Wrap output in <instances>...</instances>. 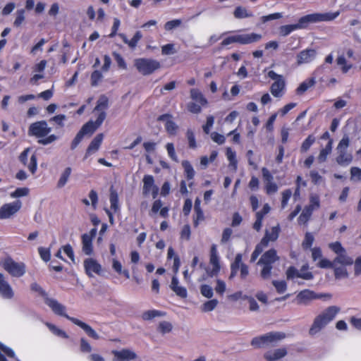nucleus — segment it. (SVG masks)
Masks as SVG:
<instances>
[{
  "label": "nucleus",
  "mask_w": 361,
  "mask_h": 361,
  "mask_svg": "<svg viewBox=\"0 0 361 361\" xmlns=\"http://www.w3.org/2000/svg\"><path fill=\"white\" fill-rule=\"evenodd\" d=\"M111 353L114 355L112 361H130L137 357L134 351L128 348H123L121 350H114Z\"/></svg>",
  "instance_id": "obj_19"
},
{
  "label": "nucleus",
  "mask_w": 361,
  "mask_h": 361,
  "mask_svg": "<svg viewBox=\"0 0 361 361\" xmlns=\"http://www.w3.org/2000/svg\"><path fill=\"white\" fill-rule=\"evenodd\" d=\"M112 268L118 274H123L126 279L130 278L129 271L128 269H123L122 264L118 259H113Z\"/></svg>",
  "instance_id": "obj_40"
},
{
  "label": "nucleus",
  "mask_w": 361,
  "mask_h": 361,
  "mask_svg": "<svg viewBox=\"0 0 361 361\" xmlns=\"http://www.w3.org/2000/svg\"><path fill=\"white\" fill-rule=\"evenodd\" d=\"M104 139V134H97L94 139L91 141L90 144L87 147L84 159L88 158L92 154L96 152L99 149Z\"/></svg>",
  "instance_id": "obj_25"
},
{
  "label": "nucleus",
  "mask_w": 361,
  "mask_h": 361,
  "mask_svg": "<svg viewBox=\"0 0 361 361\" xmlns=\"http://www.w3.org/2000/svg\"><path fill=\"white\" fill-rule=\"evenodd\" d=\"M221 270L220 258L218 255L217 247L213 244L210 248L209 266L206 269L209 277L216 276Z\"/></svg>",
  "instance_id": "obj_14"
},
{
  "label": "nucleus",
  "mask_w": 361,
  "mask_h": 361,
  "mask_svg": "<svg viewBox=\"0 0 361 361\" xmlns=\"http://www.w3.org/2000/svg\"><path fill=\"white\" fill-rule=\"evenodd\" d=\"M297 27L295 24H291V25H285L280 27V34L282 36H287L290 33H291L293 31L296 30Z\"/></svg>",
  "instance_id": "obj_55"
},
{
  "label": "nucleus",
  "mask_w": 361,
  "mask_h": 361,
  "mask_svg": "<svg viewBox=\"0 0 361 361\" xmlns=\"http://www.w3.org/2000/svg\"><path fill=\"white\" fill-rule=\"evenodd\" d=\"M349 145V137L347 135H345L340 140L336 147L337 156L336 157V161L340 166H346L350 164L353 161V154L348 152Z\"/></svg>",
  "instance_id": "obj_6"
},
{
  "label": "nucleus",
  "mask_w": 361,
  "mask_h": 361,
  "mask_svg": "<svg viewBox=\"0 0 361 361\" xmlns=\"http://www.w3.org/2000/svg\"><path fill=\"white\" fill-rule=\"evenodd\" d=\"M84 267L87 276L92 277V274L100 275L102 272V266L92 258L86 259L84 261Z\"/></svg>",
  "instance_id": "obj_21"
},
{
  "label": "nucleus",
  "mask_w": 361,
  "mask_h": 361,
  "mask_svg": "<svg viewBox=\"0 0 361 361\" xmlns=\"http://www.w3.org/2000/svg\"><path fill=\"white\" fill-rule=\"evenodd\" d=\"M333 269L334 276L336 279H345L348 277V273L345 267H336V265H334Z\"/></svg>",
  "instance_id": "obj_47"
},
{
  "label": "nucleus",
  "mask_w": 361,
  "mask_h": 361,
  "mask_svg": "<svg viewBox=\"0 0 361 361\" xmlns=\"http://www.w3.org/2000/svg\"><path fill=\"white\" fill-rule=\"evenodd\" d=\"M317 52L313 49H306L297 54V63L301 65L312 62L316 57Z\"/></svg>",
  "instance_id": "obj_23"
},
{
  "label": "nucleus",
  "mask_w": 361,
  "mask_h": 361,
  "mask_svg": "<svg viewBox=\"0 0 361 361\" xmlns=\"http://www.w3.org/2000/svg\"><path fill=\"white\" fill-rule=\"evenodd\" d=\"M173 326L172 324L166 321L161 322L157 327V330L162 334H165L169 333L172 331Z\"/></svg>",
  "instance_id": "obj_50"
},
{
  "label": "nucleus",
  "mask_w": 361,
  "mask_h": 361,
  "mask_svg": "<svg viewBox=\"0 0 361 361\" xmlns=\"http://www.w3.org/2000/svg\"><path fill=\"white\" fill-rule=\"evenodd\" d=\"M71 171H72V169L69 166L66 167L64 169V171L61 173L60 178L57 183V187L59 188H63L66 184V183L68 182V180L71 176Z\"/></svg>",
  "instance_id": "obj_41"
},
{
  "label": "nucleus",
  "mask_w": 361,
  "mask_h": 361,
  "mask_svg": "<svg viewBox=\"0 0 361 361\" xmlns=\"http://www.w3.org/2000/svg\"><path fill=\"white\" fill-rule=\"evenodd\" d=\"M46 326L54 335L57 336L61 337L63 338H68L69 337L66 331L59 329L56 326H55L53 324L47 322Z\"/></svg>",
  "instance_id": "obj_44"
},
{
  "label": "nucleus",
  "mask_w": 361,
  "mask_h": 361,
  "mask_svg": "<svg viewBox=\"0 0 361 361\" xmlns=\"http://www.w3.org/2000/svg\"><path fill=\"white\" fill-rule=\"evenodd\" d=\"M172 115L170 114H164L157 118L158 121H165L164 127L166 133L169 135H176L178 130V125L172 120Z\"/></svg>",
  "instance_id": "obj_18"
},
{
  "label": "nucleus",
  "mask_w": 361,
  "mask_h": 361,
  "mask_svg": "<svg viewBox=\"0 0 361 361\" xmlns=\"http://www.w3.org/2000/svg\"><path fill=\"white\" fill-rule=\"evenodd\" d=\"M170 288L178 296L182 298H185L188 295L187 289L179 286L178 279L176 276H173L171 279Z\"/></svg>",
  "instance_id": "obj_29"
},
{
  "label": "nucleus",
  "mask_w": 361,
  "mask_h": 361,
  "mask_svg": "<svg viewBox=\"0 0 361 361\" xmlns=\"http://www.w3.org/2000/svg\"><path fill=\"white\" fill-rule=\"evenodd\" d=\"M25 20V11L23 9L18 10L16 17L13 23L15 27H19Z\"/></svg>",
  "instance_id": "obj_61"
},
{
  "label": "nucleus",
  "mask_w": 361,
  "mask_h": 361,
  "mask_svg": "<svg viewBox=\"0 0 361 361\" xmlns=\"http://www.w3.org/2000/svg\"><path fill=\"white\" fill-rule=\"evenodd\" d=\"M338 12L307 14L300 18L295 25L298 30L304 29L310 23L333 20L338 16Z\"/></svg>",
  "instance_id": "obj_5"
},
{
  "label": "nucleus",
  "mask_w": 361,
  "mask_h": 361,
  "mask_svg": "<svg viewBox=\"0 0 361 361\" xmlns=\"http://www.w3.org/2000/svg\"><path fill=\"white\" fill-rule=\"evenodd\" d=\"M233 15L234 17L238 19L250 18L253 16L252 12L248 11L243 6H237L234 10Z\"/></svg>",
  "instance_id": "obj_39"
},
{
  "label": "nucleus",
  "mask_w": 361,
  "mask_h": 361,
  "mask_svg": "<svg viewBox=\"0 0 361 361\" xmlns=\"http://www.w3.org/2000/svg\"><path fill=\"white\" fill-rule=\"evenodd\" d=\"M334 262L335 265L340 264L343 266H350L353 264V258L349 257L346 254V252L337 255V256L334 258Z\"/></svg>",
  "instance_id": "obj_31"
},
{
  "label": "nucleus",
  "mask_w": 361,
  "mask_h": 361,
  "mask_svg": "<svg viewBox=\"0 0 361 361\" xmlns=\"http://www.w3.org/2000/svg\"><path fill=\"white\" fill-rule=\"evenodd\" d=\"M350 179L352 180H361V169L357 166L350 168Z\"/></svg>",
  "instance_id": "obj_64"
},
{
  "label": "nucleus",
  "mask_w": 361,
  "mask_h": 361,
  "mask_svg": "<svg viewBox=\"0 0 361 361\" xmlns=\"http://www.w3.org/2000/svg\"><path fill=\"white\" fill-rule=\"evenodd\" d=\"M32 291L37 292L42 297L44 298L45 303L51 309V310L58 315L62 316L74 324L78 326L84 330L85 334L94 340L99 338V334L87 324L80 321V319L69 316L66 313V307L57 300L49 298L46 291L37 283H32L30 286Z\"/></svg>",
  "instance_id": "obj_1"
},
{
  "label": "nucleus",
  "mask_w": 361,
  "mask_h": 361,
  "mask_svg": "<svg viewBox=\"0 0 361 361\" xmlns=\"http://www.w3.org/2000/svg\"><path fill=\"white\" fill-rule=\"evenodd\" d=\"M329 247L336 255L341 254V252H345V248L338 241L330 243L329 245Z\"/></svg>",
  "instance_id": "obj_60"
},
{
  "label": "nucleus",
  "mask_w": 361,
  "mask_h": 361,
  "mask_svg": "<svg viewBox=\"0 0 361 361\" xmlns=\"http://www.w3.org/2000/svg\"><path fill=\"white\" fill-rule=\"evenodd\" d=\"M109 200L111 203V209L116 212L119 210V204H118V195L117 191L114 188L113 186L110 188V197Z\"/></svg>",
  "instance_id": "obj_34"
},
{
  "label": "nucleus",
  "mask_w": 361,
  "mask_h": 361,
  "mask_svg": "<svg viewBox=\"0 0 361 361\" xmlns=\"http://www.w3.org/2000/svg\"><path fill=\"white\" fill-rule=\"evenodd\" d=\"M312 213L313 211H312V209L307 207L305 206L298 219V224H307L309 220L310 219Z\"/></svg>",
  "instance_id": "obj_38"
},
{
  "label": "nucleus",
  "mask_w": 361,
  "mask_h": 361,
  "mask_svg": "<svg viewBox=\"0 0 361 361\" xmlns=\"http://www.w3.org/2000/svg\"><path fill=\"white\" fill-rule=\"evenodd\" d=\"M315 140L316 138L313 135H309L308 137L302 142L300 147V152L304 153L308 151L311 146L315 142Z\"/></svg>",
  "instance_id": "obj_45"
},
{
  "label": "nucleus",
  "mask_w": 361,
  "mask_h": 361,
  "mask_svg": "<svg viewBox=\"0 0 361 361\" xmlns=\"http://www.w3.org/2000/svg\"><path fill=\"white\" fill-rule=\"evenodd\" d=\"M134 66L137 71L143 75H149L161 67L158 61L146 58L136 59Z\"/></svg>",
  "instance_id": "obj_9"
},
{
  "label": "nucleus",
  "mask_w": 361,
  "mask_h": 361,
  "mask_svg": "<svg viewBox=\"0 0 361 361\" xmlns=\"http://www.w3.org/2000/svg\"><path fill=\"white\" fill-rule=\"evenodd\" d=\"M267 75L269 78L275 80L270 87L271 94L276 98L281 97L286 90V81L283 76L274 71H269Z\"/></svg>",
  "instance_id": "obj_13"
},
{
  "label": "nucleus",
  "mask_w": 361,
  "mask_h": 361,
  "mask_svg": "<svg viewBox=\"0 0 361 361\" xmlns=\"http://www.w3.org/2000/svg\"><path fill=\"white\" fill-rule=\"evenodd\" d=\"M167 258L169 259H173V271L176 275L180 265V261L179 257L175 254L172 247H169L168 249Z\"/></svg>",
  "instance_id": "obj_33"
},
{
  "label": "nucleus",
  "mask_w": 361,
  "mask_h": 361,
  "mask_svg": "<svg viewBox=\"0 0 361 361\" xmlns=\"http://www.w3.org/2000/svg\"><path fill=\"white\" fill-rule=\"evenodd\" d=\"M0 295L6 299H11L13 291L9 283L5 280L4 276L0 273Z\"/></svg>",
  "instance_id": "obj_26"
},
{
  "label": "nucleus",
  "mask_w": 361,
  "mask_h": 361,
  "mask_svg": "<svg viewBox=\"0 0 361 361\" xmlns=\"http://www.w3.org/2000/svg\"><path fill=\"white\" fill-rule=\"evenodd\" d=\"M340 312V308L336 306H330L318 314L314 319L309 329V334L314 336L326 327Z\"/></svg>",
  "instance_id": "obj_3"
},
{
  "label": "nucleus",
  "mask_w": 361,
  "mask_h": 361,
  "mask_svg": "<svg viewBox=\"0 0 361 361\" xmlns=\"http://www.w3.org/2000/svg\"><path fill=\"white\" fill-rule=\"evenodd\" d=\"M287 279H294L295 278H300L305 280H312L314 275L310 271H306L305 274H300V271L293 266L289 267L286 272Z\"/></svg>",
  "instance_id": "obj_24"
},
{
  "label": "nucleus",
  "mask_w": 361,
  "mask_h": 361,
  "mask_svg": "<svg viewBox=\"0 0 361 361\" xmlns=\"http://www.w3.org/2000/svg\"><path fill=\"white\" fill-rule=\"evenodd\" d=\"M51 128L48 126L46 121H39L31 123L28 128V135L39 138L37 142L42 145H47L57 140V136L49 135Z\"/></svg>",
  "instance_id": "obj_2"
},
{
  "label": "nucleus",
  "mask_w": 361,
  "mask_h": 361,
  "mask_svg": "<svg viewBox=\"0 0 361 361\" xmlns=\"http://www.w3.org/2000/svg\"><path fill=\"white\" fill-rule=\"evenodd\" d=\"M38 252L40 255V257L42 260L47 262L51 259V252L49 248H44L43 247H39L38 248Z\"/></svg>",
  "instance_id": "obj_62"
},
{
  "label": "nucleus",
  "mask_w": 361,
  "mask_h": 361,
  "mask_svg": "<svg viewBox=\"0 0 361 361\" xmlns=\"http://www.w3.org/2000/svg\"><path fill=\"white\" fill-rule=\"evenodd\" d=\"M104 122V114L101 115H97V119L95 121H90L85 123L80 130L86 134H92L98 128L101 126L102 123Z\"/></svg>",
  "instance_id": "obj_20"
},
{
  "label": "nucleus",
  "mask_w": 361,
  "mask_h": 361,
  "mask_svg": "<svg viewBox=\"0 0 361 361\" xmlns=\"http://www.w3.org/2000/svg\"><path fill=\"white\" fill-rule=\"evenodd\" d=\"M82 251L87 255H92L93 252L92 240L91 236L85 233L82 235Z\"/></svg>",
  "instance_id": "obj_32"
},
{
  "label": "nucleus",
  "mask_w": 361,
  "mask_h": 361,
  "mask_svg": "<svg viewBox=\"0 0 361 361\" xmlns=\"http://www.w3.org/2000/svg\"><path fill=\"white\" fill-rule=\"evenodd\" d=\"M331 295L329 293H317L310 289L301 290L297 295V300L300 303L307 304L311 300L322 298L330 299Z\"/></svg>",
  "instance_id": "obj_15"
},
{
  "label": "nucleus",
  "mask_w": 361,
  "mask_h": 361,
  "mask_svg": "<svg viewBox=\"0 0 361 361\" xmlns=\"http://www.w3.org/2000/svg\"><path fill=\"white\" fill-rule=\"evenodd\" d=\"M186 137L188 141L189 147L190 149H195L197 147L195 136L193 131L191 129L187 130Z\"/></svg>",
  "instance_id": "obj_56"
},
{
  "label": "nucleus",
  "mask_w": 361,
  "mask_h": 361,
  "mask_svg": "<svg viewBox=\"0 0 361 361\" xmlns=\"http://www.w3.org/2000/svg\"><path fill=\"white\" fill-rule=\"evenodd\" d=\"M334 262H331L326 258H321L317 264V267L321 269H333L334 267Z\"/></svg>",
  "instance_id": "obj_58"
},
{
  "label": "nucleus",
  "mask_w": 361,
  "mask_h": 361,
  "mask_svg": "<svg viewBox=\"0 0 361 361\" xmlns=\"http://www.w3.org/2000/svg\"><path fill=\"white\" fill-rule=\"evenodd\" d=\"M279 187L274 182H269L264 184V191L267 195H270L276 193L278 191Z\"/></svg>",
  "instance_id": "obj_53"
},
{
  "label": "nucleus",
  "mask_w": 361,
  "mask_h": 361,
  "mask_svg": "<svg viewBox=\"0 0 361 361\" xmlns=\"http://www.w3.org/2000/svg\"><path fill=\"white\" fill-rule=\"evenodd\" d=\"M228 160L229 161V165L236 169L238 166V161L236 159V154L235 151H233L231 147L226 149V152Z\"/></svg>",
  "instance_id": "obj_43"
},
{
  "label": "nucleus",
  "mask_w": 361,
  "mask_h": 361,
  "mask_svg": "<svg viewBox=\"0 0 361 361\" xmlns=\"http://www.w3.org/2000/svg\"><path fill=\"white\" fill-rule=\"evenodd\" d=\"M314 240V238L313 235L310 232H307L305 235V238L302 243V248L304 250L311 249V247L313 245Z\"/></svg>",
  "instance_id": "obj_48"
},
{
  "label": "nucleus",
  "mask_w": 361,
  "mask_h": 361,
  "mask_svg": "<svg viewBox=\"0 0 361 361\" xmlns=\"http://www.w3.org/2000/svg\"><path fill=\"white\" fill-rule=\"evenodd\" d=\"M195 216L193 217L194 227L197 228L199 226L200 221L204 219V212L202 209H194Z\"/></svg>",
  "instance_id": "obj_57"
},
{
  "label": "nucleus",
  "mask_w": 361,
  "mask_h": 361,
  "mask_svg": "<svg viewBox=\"0 0 361 361\" xmlns=\"http://www.w3.org/2000/svg\"><path fill=\"white\" fill-rule=\"evenodd\" d=\"M22 207L20 200H16L11 203L3 204L0 207V219H9L17 213Z\"/></svg>",
  "instance_id": "obj_16"
},
{
  "label": "nucleus",
  "mask_w": 361,
  "mask_h": 361,
  "mask_svg": "<svg viewBox=\"0 0 361 361\" xmlns=\"http://www.w3.org/2000/svg\"><path fill=\"white\" fill-rule=\"evenodd\" d=\"M262 37V35L254 32L250 34L233 35L226 37L221 42V45L222 47H225L232 43L248 44L259 41Z\"/></svg>",
  "instance_id": "obj_10"
},
{
  "label": "nucleus",
  "mask_w": 361,
  "mask_h": 361,
  "mask_svg": "<svg viewBox=\"0 0 361 361\" xmlns=\"http://www.w3.org/2000/svg\"><path fill=\"white\" fill-rule=\"evenodd\" d=\"M190 93L191 99L196 102H189L187 104V109L192 114L201 113L202 107L207 106L208 104L207 99L198 89L192 88Z\"/></svg>",
  "instance_id": "obj_11"
},
{
  "label": "nucleus",
  "mask_w": 361,
  "mask_h": 361,
  "mask_svg": "<svg viewBox=\"0 0 361 361\" xmlns=\"http://www.w3.org/2000/svg\"><path fill=\"white\" fill-rule=\"evenodd\" d=\"M306 207L312 209L313 212L314 209H319L320 207L319 196L317 194H312L310 196V204Z\"/></svg>",
  "instance_id": "obj_46"
},
{
  "label": "nucleus",
  "mask_w": 361,
  "mask_h": 361,
  "mask_svg": "<svg viewBox=\"0 0 361 361\" xmlns=\"http://www.w3.org/2000/svg\"><path fill=\"white\" fill-rule=\"evenodd\" d=\"M315 84L316 80L314 77L307 78V80L301 82L297 87V89L295 90L296 94H303L310 87H313Z\"/></svg>",
  "instance_id": "obj_30"
},
{
  "label": "nucleus",
  "mask_w": 361,
  "mask_h": 361,
  "mask_svg": "<svg viewBox=\"0 0 361 361\" xmlns=\"http://www.w3.org/2000/svg\"><path fill=\"white\" fill-rule=\"evenodd\" d=\"M292 195V191L290 189H286L281 193V209H285L288 203V201Z\"/></svg>",
  "instance_id": "obj_52"
},
{
  "label": "nucleus",
  "mask_w": 361,
  "mask_h": 361,
  "mask_svg": "<svg viewBox=\"0 0 361 361\" xmlns=\"http://www.w3.org/2000/svg\"><path fill=\"white\" fill-rule=\"evenodd\" d=\"M182 166L184 169V173L188 180L193 179L195 171L189 161L184 160L182 161Z\"/></svg>",
  "instance_id": "obj_36"
},
{
  "label": "nucleus",
  "mask_w": 361,
  "mask_h": 361,
  "mask_svg": "<svg viewBox=\"0 0 361 361\" xmlns=\"http://www.w3.org/2000/svg\"><path fill=\"white\" fill-rule=\"evenodd\" d=\"M286 334L283 332L271 331L266 334L256 336L251 341V345L257 348H260L264 345L276 343L283 339Z\"/></svg>",
  "instance_id": "obj_8"
},
{
  "label": "nucleus",
  "mask_w": 361,
  "mask_h": 361,
  "mask_svg": "<svg viewBox=\"0 0 361 361\" xmlns=\"http://www.w3.org/2000/svg\"><path fill=\"white\" fill-rule=\"evenodd\" d=\"M279 259L277 252L274 248H271L262 254L257 264L262 267L260 276L263 279H269L271 277L273 264Z\"/></svg>",
  "instance_id": "obj_4"
},
{
  "label": "nucleus",
  "mask_w": 361,
  "mask_h": 361,
  "mask_svg": "<svg viewBox=\"0 0 361 361\" xmlns=\"http://www.w3.org/2000/svg\"><path fill=\"white\" fill-rule=\"evenodd\" d=\"M0 265L11 276L14 277L23 276L26 270L25 264L23 262H16L9 256L1 259Z\"/></svg>",
  "instance_id": "obj_7"
},
{
  "label": "nucleus",
  "mask_w": 361,
  "mask_h": 361,
  "mask_svg": "<svg viewBox=\"0 0 361 361\" xmlns=\"http://www.w3.org/2000/svg\"><path fill=\"white\" fill-rule=\"evenodd\" d=\"M337 64L341 66L343 73H347L353 67L352 64L348 63L345 58L343 56H339L336 59Z\"/></svg>",
  "instance_id": "obj_42"
},
{
  "label": "nucleus",
  "mask_w": 361,
  "mask_h": 361,
  "mask_svg": "<svg viewBox=\"0 0 361 361\" xmlns=\"http://www.w3.org/2000/svg\"><path fill=\"white\" fill-rule=\"evenodd\" d=\"M142 193L145 196H147L152 193L153 198H156L158 195L159 188L154 184V179L152 175H145L143 178Z\"/></svg>",
  "instance_id": "obj_17"
},
{
  "label": "nucleus",
  "mask_w": 361,
  "mask_h": 361,
  "mask_svg": "<svg viewBox=\"0 0 361 361\" xmlns=\"http://www.w3.org/2000/svg\"><path fill=\"white\" fill-rule=\"evenodd\" d=\"M200 293L203 296L207 298H211L214 293L212 288L207 284H203L200 286Z\"/></svg>",
  "instance_id": "obj_63"
},
{
  "label": "nucleus",
  "mask_w": 361,
  "mask_h": 361,
  "mask_svg": "<svg viewBox=\"0 0 361 361\" xmlns=\"http://www.w3.org/2000/svg\"><path fill=\"white\" fill-rule=\"evenodd\" d=\"M272 284L279 294L283 293L287 289V283L285 281L274 280Z\"/></svg>",
  "instance_id": "obj_54"
},
{
  "label": "nucleus",
  "mask_w": 361,
  "mask_h": 361,
  "mask_svg": "<svg viewBox=\"0 0 361 361\" xmlns=\"http://www.w3.org/2000/svg\"><path fill=\"white\" fill-rule=\"evenodd\" d=\"M109 106V99L105 95H102L99 98L97 105L94 107L93 112L96 113L98 112V115H101L104 114V121L106 118V110L108 109Z\"/></svg>",
  "instance_id": "obj_28"
},
{
  "label": "nucleus",
  "mask_w": 361,
  "mask_h": 361,
  "mask_svg": "<svg viewBox=\"0 0 361 361\" xmlns=\"http://www.w3.org/2000/svg\"><path fill=\"white\" fill-rule=\"evenodd\" d=\"M280 226L279 225H277L276 226H273L271 229V231H269L268 230H267L265 231V233L264 235H267L268 237H269V239L271 240V241H275L278 239L279 238V233H280Z\"/></svg>",
  "instance_id": "obj_49"
},
{
  "label": "nucleus",
  "mask_w": 361,
  "mask_h": 361,
  "mask_svg": "<svg viewBox=\"0 0 361 361\" xmlns=\"http://www.w3.org/2000/svg\"><path fill=\"white\" fill-rule=\"evenodd\" d=\"M287 355V350L285 348H278L274 350H269L264 354L267 361H276L283 358Z\"/></svg>",
  "instance_id": "obj_27"
},
{
  "label": "nucleus",
  "mask_w": 361,
  "mask_h": 361,
  "mask_svg": "<svg viewBox=\"0 0 361 361\" xmlns=\"http://www.w3.org/2000/svg\"><path fill=\"white\" fill-rule=\"evenodd\" d=\"M165 315H166V312H164L157 310H150L145 311L142 314L141 317L145 321H149V320L153 319L154 318H155L157 317H163Z\"/></svg>",
  "instance_id": "obj_35"
},
{
  "label": "nucleus",
  "mask_w": 361,
  "mask_h": 361,
  "mask_svg": "<svg viewBox=\"0 0 361 361\" xmlns=\"http://www.w3.org/2000/svg\"><path fill=\"white\" fill-rule=\"evenodd\" d=\"M112 55L114 56V60L117 63L118 66L120 68H122V69L127 68L126 63L124 59L123 58V56L119 53L114 51L112 53Z\"/></svg>",
  "instance_id": "obj_59"
},
{
  "label": "nucleus",
  "mask_w": 361,
  "mask_h": 361,
  "mask_svg": "<svg viewBox=\"0 0 361 361\" xmlns=\"http://www.w3.org/2000/svg\"><path fill=\"white\" fill-rule=\"evenodd\" d=\"M271 211V207L268 203H265L263 205L262 209L260 211H257L255 213V221L252 225L253 229L257 231H259L262 226V222L264 216L269 213Z\"/></svg>",
  "instance_id": "obj_22"
},
{
  "label": "nucleus",
  "mask_w": 361,
  "mask_h": 361,
  "mask_svg": "<svg viewBox=\"0 0 361 361\" xmlns=\"http://www.w3.org/2000/svg\"><path fill=\"white\" fill-rule=\"evenodd\" d=\"M243 255L241 253H237L234 260L231 263V273L229 279H233L235 277L240 271V277L242 280H245L249 275V267L248 266L242 262Z\"/></svg>",
  "instance_id": "obj_12"
},
{
  "label": "nucleus",
  "mask_w": 361,
  "mask_h": 361,
  "mask_svg": "<svg viewBox=\"0 0 361 361\" xmlns=\"http://www.w3.org/2000/svg\"><path fill=\"white\" fill-rule=\"evenodd\" d=\"M142 35L140 31H137L134 36L130 39H128L127 44L131 49H134L137 44L138 42L142 39Z\"/></svg>",
  "instance_id": "obj_51"
},
{
  "label": "nucleus",
  "mask_w": 361,
  "mask_h": 361,
  "mask_svg": "<svg viewBox=\"0 0 361 361\" xmlns=\"http://www.w3.org/2000/svg\"><path fill=\"white\" fill-rule=\"evenodd\" d=\"M333 140L329 139L326 147L322 149L318 156V160L319 162H324L326 160L327 156L331 152L332 150Z\"/></svg>",
  "instance_id": "obj_37"
}]
</instances>
